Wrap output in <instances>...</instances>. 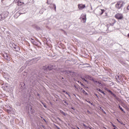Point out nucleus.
<instances>
[{"label": "nucleus", "instance_id": "obj_1", "mask_svg": "<svg viewBox=\"0 0 129 129\" xmlns=\"http://www.w3.org/2000/svg\"><path fill=\"white\" fill-rule=\"evenodd\" d=\"M123 1H120L117 3V4L115 5V7L117 10L120 9L122 7H123Z\"/></svg>", "mask_w": 129, "mask_h": 129}, {"label": "nucleus", "instance_id": "obj_2", "mask_svg": "<svg viewBox=\"0 0 129 129\" xmlns=\"http://www.w3.org/2000/svg\"><path fill=\"white\" fill-rule=\"evenodd\" d=\"M114 18L118 20V21H121V20H123V15L121 13H117L115 16Z\"/></svg>", "mask_w": 129, "mask_h": 129}, {"label": "nucleus", "instance_id": "obj_3", "mask_svg": "<svg viewBox=\"0 0 129 129\" xmlns=\"http://www.w3.org/2000/svg\"><path fill=\"white\" fill-rule=\"evenodd\" d=\"M9 15H10V14L9 13V12L8 11H5L3 12L1 14V15L2 16L3 18L5 19L8 18V17H9Z\"/></svg>", "mask_w": 129, "mask_h": 129}, {"label": "nucleus", "instance_id": "obj_4", "mask_svg": "<svg viewBox=\"0 0 129 129\" xmlns=\"http://www.w3.org/2000/svg\"><path fill=\"white\" fill-rule=\"evenodd\" d=\"M3 57L7 60V61H10L11 60V57H10V55L6 52L4 53L3 54Z\"/></svg>", "mask_w": 129, "mask_h": 129}, {"label": "nucleus", "instance_id": "obj_5", "mask_svg": "<svg viewBox=\"0 0 129 129\" xmlns=\"http://www.w3.org/2000/svg\"><path fill=\"white\" fill-rule=\"evenodd\" d=\"M16 3L17 4V6H18V7H21L25 5V3H24V2H23L21 0H16Z\"/></svg>", "mask_w": 129, "mask_h": 129}, {"label": "nucleus", "instance_id": "obj_6", "mask_svg": "<svg viewBox=\"0 0 129 129\" xmlns=\"http://www.w3.org/2000/svg\"><path fill=\"white\" fill-rule=\"evenodd\" d=\"M78 7L79 10H83V9H85V5L79 4Z\"/></svg>", "mask_w": 129, "mask_h": 129}, {"label": "nucleus", "instance_id": "obj_7", "mask_svg": "<svg viewBox=\"0 0 129 129\" xmlns=\"http://www.w3.org/2000/svg\"><path fill=\"white\" fill-rule=\"evenodd\" d=\"M112 23L110 24V25H109V24H107V25H106V26L107 28H108V27H109L110 26H113V25H114V24H115V23H116V21L115 20H114V19H112Z\"/></svg>", "mask_w": 129, "mask_h": 129}, {"label": "nucleus", "instance_id": "obj_8", "mask_svg": "<svg viewBox=\"0 0 129 129\" xmlns=\"http://www.w3.org/2000/svg\"><path fill=\"white\" fill-rule=\"evenodd\" d=\"M42 69H43V70H44V71L48 70V65L42 66Z\"/></svg>", "mask_w": 129, "mask_h": 129}, {"label": "nucleus", "instance_id": "obj_9", "mask_svg": "<svg viewBox=\"0 0 129 129\" xmlns=\"http://www.w3.org/2000/svg\"><path fill=\"white\" fill-rule=\"evenodd\" d=\"M53 69V66L52 65H47V70H52Z\"/></svg>", "mask_w": 129, "mask_h": 129}, {"label": "nucleus", "instance_id": "obj_10", "mask_svg": "<svg viewBox=\"0 0 129 129\" xmlns=\"http://www.w3.org/2000/svg\"><path fill=\"white\" fill-rule=\"evenodd\" d=\"M97 90L99 91V92H101V93H102L103 94H104V95H105V93H104V92L102 91L100 89H97Z\"/></svg>", "mask_w": 129, "mask_h": 129}, {"label": "nucleus", "instance_id": "obj_11", "mask_svg": "<svg viewBox=\"0 0 129 129\" xmlns=\"http://www.w3.org/2000/svg\"><path fill=\"white\" fill-rule=\"evenodd\" d=\"M81 18H86V14H82Z\"/></svg>", "mask_w": 129, "mask_h": 129}, {"label": "nucleus", "instance_id": "obj_12", "mask_svg": "<svg viewBox=\"0 0 129 129\" xmlns=\"http://www.w3.org/2000/svg\"><path fill=\"white\" fill-rule=\"evenodd\" d=\"M81 20L83 21V23H86V18H80Z\"/></svg>", "mask_w": 129, "mask_h": 129}, {"label": "nucleus", "instance_id": "obj_13", "mask_svg": "<svg viewBox=\"0 0 129 129\" xmlns=\"http://www.w3.org/2000/svg\"><path fill=\"white\" fill-rule=\"evenodd\" d=\"M105 12V10L101 9V13H100V16L103 14V13Z\"/></svg>", "mask_w": 129, "mask_h": 129}, {"label": "nucleus", "instance_id": "obj_14", "mask_svg": "<svg viewBox=\"0 0 129 129\" xmlns=\"http://www.w3.org/2000/svg\"><path fill=\"white\" fill-rule=\"evenodd\" d=\"M107 91H108V92H109V93H110L111 95H114V94H113V93L111 91L109 90H107Z\"/></svg>", "mask_w": 129, "mask_h": 129}, {"label": "nucleus", "instance_id": "obj_15", "mask_svg": "<svg viewBox=\"0 0 129 129\" xmlns=\"http://www.w3.org/2000/svg\"><path fill=\"white\" fill-rule=\"evenodd\" d=\"M10 107V109H7V112L8 113H11V111H12V108L11 107Z\"/></svg>", "mask_w": 129, "mask_h": 129}, {"label": "nucleus", "instance_id": "obj_16", "mask_svg": "<svg viewBox=\"0 0 129 129\" xmlns=\"http://www.w3.org/2000/svg\"><path fill=\"white\" fill-rule=\"evenodd\" d=\"M52 8H54L55 12H56V5L55 4H52Z\"/></svg>", "mask_w": 129, "mask_h": 129}, {"label": "nucleus", "instance_id": "obj_17", "mask_svg": "<svg viewBox=\"0 0 129 129\" xmlns=\"http://www.w3.org/2000/svg\"><path fill=\"white\" fill-rule=\"evenodd\" d=\"M3 20H5L4 18H3L2 15L1 14L0 15V22L3 21Z\"/></svg>", "mask_w": 129, "mask_h": 129}, {"label": "nucleus", "instance_id": "obj_18", "mask_svg": "<svg viewBox=\"0 0 129 129\" xmlns=\"http://www.w3.org/2000/svg\"><path fill=\"white\" fill-rule=\"evenodd\" d=\"M85 78L86 79H90V77H89V75H86Z\"/></svg>", "mask_w": 129, "mask_h": 129}, {"label": "nucleus", "instance_id": "obj_19", "mask_svg": "<svg viewBox=\"0 0 129 129\" xmlns=\"http://www.w3.org/2000/svg\"><path fill=\"white\" fill-rule=\"evenodd\" d=\"M119 106V108L120 109V110H121V111H123V112H124V111H123V109H122V108L121 107H120V105H118Z\"/></svg>", "mask_w": 129, "mask_h": 129}, {"label": "nucleus", "instance_id": "obj_20", "mask_svg": "<svg viewBox=\"0 0 129 129\" xmlns=\"http://www.w3.org/2000/svg\"><path fill=\"white\" fill-rule=\"evenodd\" d=\"M117 120L118 121L119 123H121V124H122V122H121L119 120H118V119H117Z\"/></svg>", "mask_w": 129, "mask_h": 129}, {"label": "nucleus", "instance_id": "obj_21", "mask_svg": "<svg viewBox=\"0 0 129 129\" xmlns=\"http://www.w3.org/2000/svg\"><path fill=\"white\" fill-rule=\"evenodd\" d=\"M83 93H84L85 94H87V92H85V91H84V90H83Z\"/></svg>", "mask_w": 129, "mask_h": 129}, {"label": "nucleus", "instance_id": "obj_22", "mask_svg": "<svg viewBox=\"0 0 129 129\" xmlns=\"http://www.w3.org/2000/svg\"><path fill=\"white\" fill-rule=\"evenodd\" d=\"M126 10H127V11H129V5L127 7Z\"/></svg>", "mask_w": 129, "mask_h": 129}, {"label": "nucleus", "instance_id": "obj_23", "mask_svg": "<svg viewBox=\"0 0 129 129\" xmlns=\"http://www.w3.org/2000/svg\"><path fill=\"white\" fill-rule=\"evenodd\" d=\"M82 79L83 80H84L85 81H86V80H85V78H82Z\"/></svg>", "mask_w": 129, "mask_h": 129}, {"label": "nucleus", "instance_id": "obj_24", "mask_svg": "<svg viewBox=\"0 0 129 129\" xmlns=\"http://www.w3.org/2000/svg\"><path fill=\"white\" fill-rule=\"evenodd\" d=\"M62 113L63 114V115H65V113L62 112Z\"/></svg>", "mask_w": 129, "mask_h": 129}, {"label": "nucleus", "instance_id": "obj_25", "mask_svg": "<svg viewBox=\"0 0 129 129\" xmlns=\"http://www.w3.org/2000/svg\"><path fill=\"white\" fill-rule=\"evenodd\" d=\"M127 37L129 38V33L127 34Z\"/></svg>", "mask_w": 129, "mask_h": 129}, {"label": "nucleus", "instance_id": "obj_26", "mask_svg": "<svg viewBox=\"0 0 129 129\" xmlns=\"http://www.w3.org/2000/svg\"><path fill=\"white\" fill-rule=\"evenodd\" d=\"M88 102H89V103H91L90 101H88Z\"/></svg>", "mask_w": 129, "mask_h": 129}, {"label": "nucleus", "instance_id": "obj_27", "mask_svg": "<svg viewBox=\"0 0 129 129\" xmlns=\"http://www.w3.org/2000/svg\"><path fill=\"white\" fill-rule=\"evenodd\" d=\"M47 4L48 5H49V3H48V2H47Z\"/></svg>", "mask_w": 129, "mask_h": 129}, {"label": "nucleus", "instance_id": "obj_28", "mask_svg": "<svg viewBox=\"0 0 129 129\" xmlns=\"http://www.w3.org/2000/svg\"><path fill=\"white\" fill-rule=\"evenodd\" d=\"M47 4L48 5H49V3H48V2H47Z\"/></svg>", "mask_w": 129, "mask_h": 129}, {"label": "nucleus", "instance_id": "obj_29", "mask_svg": "<svg viewBox=\"0 0 129 129\" xmlns=\"http://www.w3.org/2000/svg\"><path fill=\"white\" fill-rule=\"evenodd\" d=\"M96 96H97V94H95Z\"/></svg>", "mask_w": 129, "mask_h": 129}, {"label": "nucleus", "instance_id": "obj_30", "mask_svg": "<svg viewBox=\"0 0 129 129\" xmlns=\"http://www.w3.org/2000/svg\"><path fill=\"white\" fill-rule=\"evenodd\" d=\"M44 107H46V106H45V105H44Z\"/></svg>", "mask_w": 129, "mask_h": 129}, {"label": "nucleus", "instance_id": "obj_31", "mask_svg": "<svg viewBox=\"0 0 129 129\" xmlns=\"http://www.w3.org/2000/svg\"><path fill=\"white\" fill-rule=\"evenodd\" d=\"M31 109H32V107H31Z\"/></svg>", "mask_w": 129, "mask_h": 129}, {"label": "nucleus", "instance_id": "obj_32", "mask_svg": "<svg viewBox=\"0 0 129 129\" xmlns=\"http://www.w3.org/2000/svg\"><path fill=\"white\" fill-rule=\"evenodd\" d=\"M63 92H65V91H63Z\"/></svg>", "mask_w": 129, "mask_h": 129}, {"label": "nucleus", "instance_id": "obj_33", "mask_svg": "<svg viewBox=\"0 0 129 129\" xmlns=\"http://www.w3.org/2000/svg\"><path fill=\"white\" fill-rule=\"evenodd\" d=\"M66 94H67V92H66Z\"/></svg>", "mask_w": 129, "mask_h": 129}, {"label": "nucleus", "instance_id": "obj_34", "mask_svg": "<svg viewBox=\"0 0 129 129\" xmlns=\"http://www.w3.org/2000/svg\"><path fill=\"white\" fill-rule=\"evenodd\" d=\"M96 82H97V81H96Z\"/></svg>", "mask_w": 129, "mask_h": 129}, {"label": "nucleus", "instance_id": "obj_35", "mask_svg": "<svg viewBox=\"0 0 129 129\" xmlns=\"http://www.w3.org/2000/svg\"><path fill=\"white\" fill-rule=\"evenodd\" d=\"M114 129H115V128H114Z\"/></svg>", "mask_w": 129, "mask_h": 129}]
</instances>
